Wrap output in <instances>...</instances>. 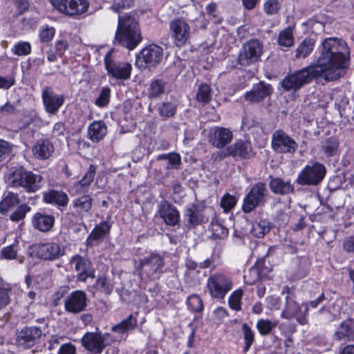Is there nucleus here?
<instances>
[{
  "label": "nucleus",
  "instance_id": "f257e3e1",
  "mask_svg": "<svg viewBox=\"0 0 354 354\" xmlns=\"http://www.w3.org/2000/svg\"><path fill=\"white\" fill-rule=\"evenodd\" d=\"M350 50L346 43L330 37L322 42L317 63L286 76L281 82L285 91H297L313 79L334 81L343 77L349 66Z\"/></svg>",
  "mask_w": 354,
  "mask_h": 354
},
{
  "label": "nucleus",
  "instance_id": "f03ea898",
  "mask_svg": "<svg viewBox=\"0 0 354 354\" xmlns=\"http://www.w3.org/2000/svg\"><path fill=\"white\" fill-rule=\"evenodd\" d=\"M350 50L346 43L330 37L322 42L317 63L286 76L281 82L285 91H297L313 79L334 81L343 77L349 66Z\"/></svg>",
  "mask_w": 354,
  "mask_h": 354
},
{
  "label": "nucleus",
  "instance_id": "7ed1b4c3",
  "mask_svg": "<svg viewBox=\"0 0 354 354\" xmlns=\"http://www.w3.org/2000/svg\"><path fill=\"white\" fill-rule=\"evenodd\" d=\"M115 40L130 50L136 48L142 41L138 22L131 15L119 16Z\"/></svg>",
  "mask_w": 354,
  "mask_h": 354
},
{
  "label": "nucleus",
  "instance_id": "20e7f679",
  "mask_svg": "<svg viewBox=\"0 0 354 354\" xmlns=\"http://www.w3.org/2000/svg\"><path fill=\"white\" fill-rule=\"evenodd\" d=\"M164 266V257L160 254L153 252L138 261L136 270L142 279H153L162 273Z\"/></svg>",
  "mask_w": 354,
  "mask_h": 354
},
{
  "label": "nucleus",
  "instance_id": "39448f33",
  "mask_svg": "<svg viewBox=\"0 0 354 354\" xmlns=\"http://www.w3.org/2000/svg\"><path fill=\"white\" fill-rule=\"evenodd\" d=\"M9 180L14 187H21L28 192H35L41 187L42 177L20 167L13 171Z\"/></svg>",
  "mask_w": 354,
  "mask_h": 354
},
{
  "label": "nucleus",
  "instance_id": "423d86ee",
  "mask_svg": "<svg viewBox=\"0 0 354 354\" xmlns=\"http://www.w3.org/2000/svg\"><path fill=\"white\" fill-rule=\"evenodd\" d=\"M170 36L173 44L181 48L189 43L192 36V29L189 24L183 18L171 20L169 24Z\"/></svg>",
  "mask_w": 354,
  "mask_h": 354
},
{
  "label": "nucleus",
  "instance_id": "0eeeda50",
  "mask_svg": "<svg viewBox=\"0 0 354 354\" xmlns=\"http://www.w3.org/2000/svg\"><path fill=\"white\" fill-rule=\"evenodd\" d=\"M309 305L304 303L301 306L295 301V298L290 292L286 297V306L281 312V317L286 319L295 318L301 325L307 323L306 317L308 314Z\"/></svg>",
  "mask_w": 354,
  "mask_h": 354
},
{
  "label": "nucleus",
  "instance_id": "6e6552de",
  "mask_svg": "<svg viewBox=\"0 0 354 354\" xmlns=\"http://www.w3.org/2000/svg\"><path fill=\"white\" fill-rule=\"evenodd\" d=\"M326 173L325 166L318 162L307 165L299 173L296 182L300 185H317L324 178Z\"/></svg>",
  "mask_w": 354,
  "mask_h": 354
},
{
  "label": "nucleus",
  "instance_id": "1a4fd4ad",
  "mask_svg": "<svg viewBox=\"0 0 354 354\" xmlns=\"http://www.w3.org/2000/svg\"><path fill=\"white\" fill-rule=\"evenodd\" d=\"M104 66L108 76L113 79L125 81L131 77V64L118 60L111 52H109L104 57Z\"/></svg>",
  "mask_w": 354,
  "mask_h": 354
},
{
  "label": "nucleus",
  "instance_id": "9d476101",
  "mask_svg": "<svg viewBox=\"0 0 354 354\" xmlns=\"http://www.w3.org/2000/svg\"><path fill=\"white\" fill-rule=\"evenodd\" d=\"M266 185L259 182L254 184L243 199L242 209L245 213H250L255 208L263 205L266 201L268 195Z\"/></svg>",
  "mask_w": 354,
  "mask_h": 354
},
{
  "label": "nucleus",
  "instance_id": "9b49d317",
  "mask_svg": "<svg viewBox=\"0 0 354 354\" xmlns=\"http://www.w3.org/2000/svg\"><path fill=\"white\" fill-rule=\"evenodd\" d=\"M207 288L212 298L223 299L232 288V281L222 273H214L207 279Z\"/></svg>",
  "mask_w": 354,
  "mask_h": 354
},
{
  "label": "nucleus",
  "instance_id": "f8f14e48",
  "mask_svg": "<svg viewBox=\"0 0 354 354\" xmlns=\"http://www.w3.org/2000/svg\"><path fill=\"white\" fill-rule=\"evenodd\" d=\"M271 147L277 153L293 155L298 149V144L285 131L278 129L272 133Z\"/></svg>",
  "mask_w": 354,
  "mask_h": 354
},
{
  "label": "nucleus",
  "instance_id": "ddd939ff",
  "mask_svg": "<svg viewBox=\"0 0 354 354\" xmlns=\"http://www.w3.org/2000/svg\"><path fill=\"white\" fill-rule=\"evenodd\" d=\"M263 48V44L257 39L246 41L239 52V64L242 66H250L257 62L262 55Z\"/></svg>",
  "mask_w": 354,
  "mask_h": 354
},
{
  "label": "nucleus",
  "instance_id": "4468645a",
  "mask_svg": "<svg viewBox=\"0 0 354 354\" xmlns=\"http://www.w3.org/2000/svg\"><path fill=\"white\" fill-rule=\"evenodd\" d=\"M109 337L108 333L87 332L82 337L81 342L82 346L88 351L100 354L109 344Z\"/></svg>",
  "mask_w": 354,
  "mask_h": 354
},
{
  "label": "nucleus",
  "instance_id": "2eb2a0df",
  "mask_svg": "<svg viewBox=\"0 0 354 354\" xmlns=\"http://www.w3.org/2000/svg\"><path fill=\"white\" fill-rule=\"evenodd\" d=\"M70 264L77 272V281L85 282L88 278H95V270L88 259L75 254L71 257Z\"/></svg>",
  "mask_w": 354,
  "mask_h": 354
},
{
  "label": "nucleus",
  "instance_id": "dca6fc26",
  "mask_svg": "<svg viewBox=\"0 0 354 354\" xmlns=\"http://www.w3.org/2000/svg\"><path fill=\"white\" fill-rule=\"evenodd\" d=\"M32 250L38 258L44 260L54 261L64 254V250L56 243L35 244Z\"/></svg>",
  "mask_w": 354,
  "mask_h": 354
},
{
  "label": "nucleus",
  "instance_id": "f3484780",
  "mask_svg": "<svg viewBox=\"0 0 354 354\" xmlns=\"http://www.w3.org/2000/svg\"><path fill=\"white\" fill-rule=\"evenodd\" d=\"M163 57V49L156 44H150L145 47L140 53L137 62L144 63L142 66H155L160 62Z\"/></svg>",
  "mask_w": 354,
  "mask_h": 354
},
{
  "label": "nucleus",
  "instance_id": "a211bd4d",
  "mask_svg": "<svg viewBox=\"0 0 354 354\" xmlns=\"http://www.w3.org/2000/svg\"><path fill=\"white\" fill-rule=\"evenodd\" d=\"M44 335L43 330L37 326H26L17 333V343L24 348H30L39 342Z\"/></svg>",
  "mask_w": 354,
  "mask_h": 354
},
{
  "label": "nucleus",
  "instance_id": "6ab92c4d",
  "mask_svg": "<svg viewBox=\"0 0 354 354\" xmlns=\"http://www.w3.org/2000/svg\"><path fill=\"white\" fill-rule=\"evenodd\" d=\"M87 301V296L84 291L75 290L64 299V308L68 313L78 314L86 309Z\"/></svg>",
  "mask_w": 354,
  "mask_h": 354
},
{
  "label": "nucleus",
  "instance_id": "aec40b11",
  "mask_svg": "<svg viewBox=\"0 0 354 354\" xmlns=\"http://www.w3.org/2000/svg\"><path fill=\"white\" fill-rule=\"evenodd\" d=\"M42 102L44 109L48 114H55L64 104L65 97L63 95H57L50 86L42 90Z\"/></svg>",
  "mask_w": 354,
  "mask_h": 354
},
{
  "label": "nucleus",
  "instance_id": "412c9836",
  "mask_svg": "<svg viewBox=\"0 0 354 354\" xmlns=\"http://www.w3.org/2000/svg\"><path fill=\"white\" fill-rule=\"evenodd\" d=\"M232 132L225 127H214L209 131V141L218 149L225 147L232 140Z\"/></svg>",
  "mask_w": 354,
  "mask_h": 354
},
{
  "label": "nucleus",
  "instance_id": "4be33fe9",
  "mask_svg": "<svg viewBox=\"0 0 354 354\" xmlns=\"http://www.w3.org/2000/svg\"><path fill=\"white\" fill-rule=\"evenodd\" d=\"M272 91L273 89L270 84L259 82L254 84L251 90L245 93L244 98L250 103H259L270 96Z\"/></svg>",
  "mask_w": 354,
  "mask_h": 354
},
{
  "label": "nucleus",
  "instance_id": "5701e85b",
  "mask_svg": "<svg viewBox=\"0 0 354 354\" xmlns=\"http://www.w3.org/2000/svg\"><path fill=\"white\" fill-rule=\"evenodd\" d=\"M111 225L107 221H102L96 225L91 230L86 240L87 248H92L99 245L106 236H109Z\"/></svg>",
  "mask_w": 354,
  "mask_h": 354
},
{
  "label": "nucleus",
  "instance_id": "b1692460",
  "mask_svg": "<svg viewBox=\"0 0 354 354\" xmlns=\"http://www.w3.org/2000/svg\"><path fill=\"white\" fill-rule=\"evenodd\" d=\"M253 155L254 152L251 143L241 140L236 141L234 145L227 147L223 152L225 157L230 156L234 158H249Z\"/></svg>",
  "mask_w": 354,
  "mask_h": 354
},
{
  "label": "nucleus",
  "instance_id": "393cba45",
  "mask_svg": "<svg viewBox=\"0 0 354 354\" xmlns=\"http://www.w3.org/2000/svg\"><path fill=\"white\" fill-rule=\"evenodd\" d=\"M159 215L168 225H176L178 223L180 214L176 207L167 201H161L159 207Z\"/></svg>",
  "mask_w": 354,
  "mask_h": 354
},
{
  "label": "nucleus",
  "instance_id": "a878e982",
  "mask_svg": "<svg viewBox=\"0 0 354 354\" xmlns=\"http://www.w3.org/2000/svg\"><path fill=\"white\" fill-rule=\"evenodd\" d=\"M95 171V166L90 165L82 178L79 181L75 182L71 187L73 194H81L88 191L89 187L94 180Z\"/></svg>",
  "mask_w": 354,
  "mask_h": 354
},
{
  "label": "nucleus",
  "instance_id": "bb28decb",
  "mask_svg": "<svg viewBox=\"0 0 354 354\" xmlns=\"http://www.w3.org/2000/svg\"><path fill=\"white\" fill-rule=\"evenodd\" d=\"M93 206V198L88 194H84L73 200L71 208L78 216L83 217L90 214Z\"/></svg>",
  "mask_w": 354,
  "mask_h": 354
},
{
  "label": "nucleus",
  "instance_id": "cd10ccee",
  "mask_svg": "<svg viewBox=\"0 0 354 354\" xmlns=\"http://www.w3.org/2000/svg\"><path fill=\"white\" fill-rule=\"evenodd\" d=\"M33 156L40 160L49 158L54 152V146L52 142L47 139L38 140L32 147Z\"/></svg>",
  "mask_w": 354,
  "mask_h": 354
},
{
  "label": "nucleus",
  "instance_id": "c85d7f7f",
  "mask_svg": "<svg viewBox=\"0 0 354 354\" xmlns=\"http://www.w3.org/2000/svg\"><path fill=\"white\" fill-rule=\"evenodd\" d=\"M335 339L342 342L354 340V322L345 320L342 322L334 334Z\"/></svg>",
  "mask_w": 354,
  "mask_h": 354
},
{
  "label": "nucleus",
  "instance_id": "c756f323",
  "mask_svg": "<svg viewBox=\"0 0 354 354\" xmlns=\"http://www.w3.org/2000/svg\"><path fill=\"white\" fill-rule=\"evenodd\" d=\"M107 133V127L102 120L93 122L88 128V138L94 142L102 140Z\"/></svg>",
  "mask_w": 354,
  "mask_h": 354
},
{
  "label": "nucleus",
  "instance_id": "7c9ffc66",
  "mask_svg": "<svg viewBox=\"0 0 354 354\" xmlns=\"http://www.w3.org/2000/svg\"><path fill=\"white\" fill-rule=\"evenodd\" d=\"M271 191L275 194L286 195L294 191V185L290 180L281 178H272L269 183Z\"/></svg>",
  "mask_w": 354,
  "mask_h": 354
},
{
  "label": "nucleus",
  "instance_id": "2f4dec72",
  "mask_svg": "<svg viewBox=\"0 0 354 354\" xmlns=\"http://www.w3.org/2000/svg\"><path fill=\"white\" fill-rule=\"evenodd\" d=\"M185 216L187 218L188 224L191 227L201 224L205 219L203 208L196 205H192L187 207Z\"/></svg>",
  "mask_w": 354,
  "mask_h": 354
},
{
  "label": "nucleus",
  "instance_id": "473e14b6",
  "mask_svg": "<svg viewBox=\"0 0 354 354\" xmlns=\"http://www.w3.org/2000/svg\"><path fill=\"white\" fill-rule=\"evenodd\" d=\"M44 201L50 204H54L58 207H66L68 203L67 194L62 192L50 189L43 194Z\"/></svg>",
  "mask_w": 354,
  "mask_h": 354
},
{
  "label": "nucleus",
  "instance_id": "72a5a7b5",
  "mask_svg": "<svg viewBox=\"0 0 354 354\" xmlns=\"http://www.w3.org/2000/svg\"><path fill=\"white\" fill-rule=\"evenodd\" d=\"M54 224V217L51 215L37 213L32 218V225L35 228L41 232L49 231Z\"/></svg>",
  "mask_w": 354,
  "mask_h": 354
},
{
  "label": "nucleus",
  "instance_id": "f704fd0d",
  "mask_svg": "<svg viewBox=\"0 0 354 354\" xmlns=\"http://www.w3.org/2000/svg\"><path fill=\"white\" fill-rule=\"evenodd\" d=\"M272 228V223L267 219H260L254 221L250 230V234L258 239H261L267 234Z\"/></svg>",
  "mask_w": 354,
  "mask_h": 354
},
{
  "label": "nucleus",
  "instance_id": "c9c22d12",
  "mask_svg": "<svg viewBox=\"0 0 354 354\" xmlns=\"http://www.w3.org/2000/svg\"><path fill=\"white\" fill-rule=\"evenodd\" d=\"M19 203V196L17 194L8 192L0 202V213L6 215Z\"/></svg>",
  "mask_w": 354,
  "mask_h": 354
},
{
  "label": "nucleus",
  "instance_id": "e433bc0d",
  "mask_svg": "<svg viewBox=\"0 0 354 354\" xmlns=\"http://www.w3.org/2000/svg\"><path fill=\"white\" fill-rule=\"evenodd\" d=\"M138 325L137 318L130 314L126 319L112 327V331L122 334L128 330H134Z\"/></svg>",
  "mask_w": 354,
  "mask_h": 354
},
{
  "label": "nucleus",
  "instance_id": "4c0bfd02",
  "mask_svg": "<svg viewBox=\"0 0 354 354\" xmlns=\"http://www.w3.org/2000/svg\"><path fill=\"white\" fill-rule=\"evenodd\" d=\"M278 44L281 47L289 48L294 44L293 30L290 27H288L282 30L278 37Z\"/></svg>",
  "mask_w": 354,
  "mask_h": 354
},
{
  "label": "nucleus",
  "instance_id": "58836bf2",
  "mask_svg": "<svg viewBox=\"0 0 354 354\" xmlns=\"http://www.w3.org/2000/svg\"><path fill=\"white\" fill-rule=\"evenodd\" d=\"M278 324L277 321L272 322L268 319H260L257 322V329L259 333L262 336H266L271 333Z\"/></svg>",
  "mask_w": 354,
  "mask_h": 354
},
{
  "label": "nucleus",
  "instance_id": "ea45409f",
  "mask_svg": "<svg viewBox=\"0 0 354 354\" xmlns=\"http://www.w3.org/2000/svg\"><path fill=\"white\" fill-rule=\"evenodd\" d=\"M73 0H50L52 6L60 13L68 17L72 16Z\"/></svg>",
  "mask_w": 354,
  "mask_h": 354
},
{
  "label": "nucleus",
  "instance_id": "a19ab883",
  "mask_svg": "<svg viewBox=\"0 0 354 354\" xmlns=\"http://www.w3.org/2000/svg\"><path fill=\"white\" fill-rule=\"evenodd\" d=\"M314 42L311 39L306 38L301 42L296 49L297 58L306 57L314 48Z\"/></svg>",
  "mask_w": 354,
  "mask_h": 354
},
{
  "label": "nucleus",
  "instance_id": "79ce46f5",
  "mask_svg": "<svg viewBox=\"0 0 354 354\" xmlns=\"http://www.w3.org/2000/svg\"><path fill=\"white\" fill-rule=\"evenodd\" d=\"M339 141L335 137H330L324 140L322 144V149L328 156H335L338 150Z\"/></svg>",
  "mask_w": 354,
  "mask_h": 354
},
{
  "label": "nucleus",
  "instance_id": "37998d69",
  "mask_svg": "<svg viewBox=\"0 0 354 354\" xmlns=\"http://www.w3.org/2000/svg\"><path fill=\"white\" fill-rule=\"evenodd\" d=\"M242 333L244 339L243 351L246 353L250 350V347L254 342V332L247 324L245 323L242 325Z\"/></svg>",
  "mask_w": 354,
  "mask_h": 354
},
{
  "label": "nucleus",
  "instance_id": "c03bdc74",
  "mask_svg": "<svg viewBox=\"0 0 354 354\" xmlns=\"http://www.w3.org/2000/svg\"><path fill=\"white\" fill-rule=\"evenodd\" d=\"M196 100L203 104H207L212 99V89L209 84L203 83L199 85L196 93Z\"/></svg>",
  "mask_w": 354,
  "mask_h": 354
},
{
  "label": "nucleus",
  "instance_id": "a18cd8bd",
  "mask_svg": "<svg viewBox=\"0 0 354 354\" xmlns=\"http://www.w3.org/2000/svg\"><path fill=\"white\" fill-rule=\"evenodd\" d=\"M11 291L10 284L0 281V309L9 304Z\"/></svg>",
  "mask_w": 354,
  "mask_h": 354
},
{
  "label": "nucleus",
  "instance_id": "49530a36",
  "mask_svg": "<svg viewBox=\"0 0 354 354\" xmlns=\"http://www.w3.org/2000/svg\"><path fill=\"white\" fill-rule=\"evenodd\" d=\"M72 16L73 17L85 13L89 7L88 0H73L72 1Z\"/></svg>",
  "mask_w": 354,
  "mask_h": 354
},
{
  "label": "nucleus",
  "instance_id": "de8ad7c7",
  "mask_svg": "<svg viewBox=\"0 0 354 354\" xmlns=\"http://www.w3.org/2000/svg\"><path fill=\"white\" fill-rule=\"evenodd\" d=\"M243 297V290L237 289L234 291L228 299L229 306L236 311L241 310V299Z\"/></svg>",
  "mask_w": 354,
  "mask_h": 354
},
{
  "label": "nucleus",
  "instance_id": "09e8293b",
  "mask_svg": "<svg viewBox=\"0 0 354 354\" xmlns=\"http://www.w3.org/2000/svg\"><path fill=\"white\" fill-rule=\"evenodd\" d=\"M111 98V89L108 86L102 87L100 90L99 96L95 101V104L100 108L106 106Z\"/></svg>",
  "mask_w": 354,
  "mask_h": 354
},
{
  "label": "nucleus",
  "instance_id": "8fccbe9b",
  "mask_svg": "<svg viewBox=\"0 0 354 354\" xmlns=\"http://www.w3.org/2000/svg\"><path fill=\"white\" fill-rule=\"evenodd\" d=\"M165 83L160 80H154L148 89V95L151 98L157 97L164 93Z\"/></svg>",
  "mask_w": 354,
  "mask_h": 354
},
{
  "label": "nucleus",
  "instance_id": "3c124183",
  "mask_svg": "<svg viewBox=\"0 0 354 354\" xmlns=\"http://www.w3.org/2000/svg\"><path fill=\"white\" fill-rule=\"evenodd\" d=\"M12 52L17 56H26L31 53V45L28 41H19L15 44Z\"/></svg>",
  "mask_w": 354,
  "mask_h": 354
},
{
  "label": "nucleus",
  "instance_id": "603ef678",
  "mask_svg": "<svg viewBox=\"0 0 354 354\" xmlns=\"http://www.w3.org/2000/svg\"><path fill=\"white\" fill-rule=\"evenodd\" d=\"M176 112V106L171 102H163L158 107V113L162 117L171 118Z\"/></svg>",
  "mask_w": 354,
  "mask_h": 354
},
{
  "label": "nucleus",
  "instance_id": "864d4df0",
  "mask_svg": "<svg viewBox=\"0 0 354 354\" xmlns=\"http://www.w3.org/2000/svg\"><path fill=\"white\" fill-rule=\"evenodd\" d=\"M55 34V30L53 27L45 25L41 27L39 30V38L41 42H48L53 39Z\"/></svg>",
  "mask_w": 354,
  "mask_h": 354
},
{
  "label": "nucleus",
  "instance_id": "5fc2aeb1",
  "mask_svg": "<svg viewBox=\"0 0 354 354\" xmlns=\"http://www.w3.org/2000/svg\"><path fill=\"white\" fill-rule=\"evenodd\" d=\"M236 203L237 199L235 196L225 194L221 200V206L227 212L234 208Z\"/></svg>",
  "mask_w": 354,
  "mask_h": 354
},
{
  "label": "nucleus",
  "instance_id": "6e6d98bb",
  "mask_svg": "<svg viewBox=\"0 0 354 354\" xmlns=\"http://www.w3.org/2000/svg\"><path fill=\"white\" fill-rule=\"evenodd\" d=\"M30 210V206L26 204H21L10 215V219L13 221H19L23 219L26 213Z\"/></svg>",
  "mask_w": 354,
  "mask_h": 354
},
{
  "label": "nucleus",
  "instance_id": "4d7b16f0",
  "mask_svg": "<svg viewBox=\"0 0 354 354\" xmlns=\"http://www.w3.org/2000/svg\"><path fill=\"white\" fill-rule=\"evenodd\" d=\"M19 245L17 243H13L10 245L3 248L1 250V255L6 259H14L17 257Z\"/></svg>",
  "mask_w": 354,
  "mask_h": 354
},
{
  "label": "nucleus",
  "instance_id": "13d9d810",
  "mask_svg": "<svg viewBox=\"0 0 354 354\" xmlns=\"http://www.w3.org/2000/svg\"><path fill=\"white\" fill-rule=\"evenodd\" d=\"M189 305L195 312H201L203 310V304L201 298L197 295H192L187 299Z\"/></svg>",
  "mask_w": 354,
  "mask_h": 354
},
{
  "label": "nucleus",
  "instance_id": "bf43d9fd",
  "mask_svg": "<svg viewBox=\"0 0 354 354\" xmlns=\"http://www.w3.org/2000/svg\"><path fill=\"white\" fill-rule=\"evenodd\" d=\"M216 8V4L212 3L206 6V11L207 15L209 16V20H212L214 24H221L223 19L217 15Z\"/></svg>",
  "mask_w": 354,
  "mask_h": 354
},
{
  "label": "nucleus",
  "instance_id": "052dcab7",
  "mask_svg": "<svg viewBox=\"0 0 354 354\" xmlns=\"http://www.w3.org/2000/svg\"><path fill=\"white\" fill-rule=\"evenodd\" d=\"M96 288L105 294H110L112 290V286L105 277H100L95 283Z\"/></svg>",
  "mask_w": 354,
  "mask_h": 354
},
{
  "label": "nucleus",
  "instance_id": "680f3d73",
  "mask_svg": "<svg viewBox=\"0 0 354 354\" xmlns=\"http://www.w3.org/2000/svg\"><path fill=\"white\" fill-rule=\"evenodd\" d=\"M280 8V4L277 0H268L264 4V10L268 15L277 13Z\"/></svg>",
  "mask_w": 354,
  "mask_h": 354
},
{
  "label": "nucleus",
  "instance_id": "e2e57ef3",
  "mask_svg": "<svg viewBox=\"0 0 354 354\" xmlns=\"http://www.w3.org/2000/svg\"><path fill=\"white\" fill-rule=\"evenodd\" d=\"M181 164V157L178 153H172L167 160L166 168L167 169H178Z\"/></svg>",
  "mask_w": 354,
  "mask_h": 354
},
{
  "label": "nucleus",
  "instance_id": "0e129e2a",
  "mask_svg": "<svg viewBox=\"0 0 354 354\" xmlns=\"http://www.w3.org/2000/svg\"><path fill=\"white\" fill-rule=\"evenodd\" d=\"M133 3V0H114L112 8L118 12L121 8H129Z\"/></svg>",
  "mask_w": 354,
  "mask_h": 354
},
{
  "label": "nucleus",
  "instance_id": "69168bd1",
  "mask_svg": "<svg viewBox=\"0 0 354 354\" xmlns=\"http://www.w3.org/2000/svg\"><path fill=\"white\" fill-rule=\"evenodd\" d=\"M68 46L69 44L65 39L57 40L55 44V51L60 56L68 48Z\"/></svg>",
  "mask_w": 354,
  "mask_h": 354
},
{
  "label": "nucleus",
  "instance_id": "338daca9",
  "mask_svg": "<svg viewBox=\"0 0 354 354\" xmlns=\"http://www.w3.org/2000/svg\"><path fill=\"white\" fill-rule=\"evenodd\" d=\"M344 250L348 253H354V235L346 237L343 241Z\"/></svg>",
  "mask_w": 354,
  "mask_h": 354
},
{
  "label": "nucleus",
  "instance_id": "774afa93",
  "mask_svg": "<svg viewBox=\"0 0 354 354\" xmlns=\"http://www.w3.org/2000/svg\"><path fill=\"white\" fill-rule=\"evenodd\" d=\"M76 348L71 343L63 344L58 351V354H75Z\"/></svg>",
  "mask_w": 354,
  "mask_h": 354
}]
</instances>
